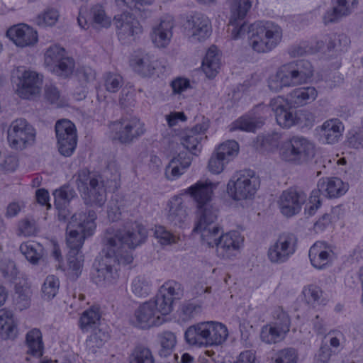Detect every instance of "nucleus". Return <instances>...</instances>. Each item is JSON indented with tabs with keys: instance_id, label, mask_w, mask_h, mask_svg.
Instances as JSON below:
<instances>
[{
	"instance_id": "11",
	"label": "nucleus",
	"mask_w": 363,
	"mask_h": 363,
	"mask_svg": "<svg viewBox=\"0 0 363 363\" xmlns=\"http://www.w3.org/2000/svg\"><path fill=\"white\" fill-rule=\"evenodd\" d=\"M231 17L228 31L230 38L238 40L243 38L249 31L250 26L242 18L245 16L252 6L251 0H228Z\"/></svg>"
},
{
	"instance_id": "56",
	"label": "nucleus",
	"mask_w": 363,
	"mask_h": 363,
	"mask_svg": "<svg viewBox=\"0 0 363 363\" xmlns=\"http://www.w3.org/2000/svg\"><path fill=\"white\" fill-rule=\"evenodd\" d=\"M228 163L226 159L214 150L208 160L207 168L211 173L219 174L223 172Z\"/></svg>"
},
{
	"instance_id": "10",
	"label": "nucleus",
	"mask_w": 363,
	"mask_h": 363,
	"mask_svg": "<svg viewBox=\"0 0 363 363\" xmlns=\"http://www.w3.org/2000/svg\"><path fill=\"white\" fill-rule=\"evenodd\" d=\"M235 180L228 184V192L235 200L252 197L259 186V180L252 172L245 170L237 174Z\"/></svg>"
},
{
	"instance_id": "3",
	"label": "nucleus",
	"mask_w": 363,
	"mask_h": 363,
	"mask_svg": "<svg viewBox=\"0 0 363 363\" xmlns=\"http://www.w3.org/2000/svg\"><path fill=\"white\" fill-rule=\"evenodd\" d=\"M147 236L146 228L136 221L127 222L122 228L115 229L110 227L106 229L104 242V246L109 249V241L113 245V250L117 254L132 255L129 250H134L138 246L145 242Z\"/></svg>"
},
{
	"instance_id": "14",
	"label": "nucleus",
	"mask_w": 363,
	"mask_h": 363,
	"mask_svg": "<svg viewBox=\"0 0 363 363\" xmlns=\"http://www.w3.org/2000/svg\"><path fill=\"white\" fill-rule=\"evenodd\" d=\"M296 247V237L292 234L283 233L269 247L267 251L268 259L272 263H284L295 252Z\"/></svg>"
},
{
	"instance_id": "24",
	"label": "nucleus",
	"mask_w": 363,
	"mask_h": 363,
	"mask_svg": "<svg viewBox=\"0 0 363 363\" xmlns=\"http://www.w3.org/2000/svg\"><path fill=\"white\" fill-rule=\"evenodd\" d=\"M269 106L274 113L279 125L284 128H290L296 124V111L287 107L281 96H277L270 101Z\"/></svg>"
},
{
	"instance_id": "42",
	"label": "nucleus",
	"mask_w": 363,
	"mask_h": 363,
	"mask_svg": "<svg viewBox=\"0 0 363 363\" xmlns=\"http://www.w3.org/2000/svg\"><path fill=\"white\" fill-rule=\"evenodd\" d=\"M108 333L100 328H94L85 342L86 350L89 354H95L108 340Z\"/></svg>"
},
{
	"instance_id": "2",
	"label": "nucleus",
	"mask_w": 363,
	"mask_h": 363,
	"mask_svg": "<svg viewBox=\"0 0 363 363\" xmlns=\"http://www.w3.org/2000/svg\"><path fill=\"white\" fill-rule=\"evenodd\" d=\"M313 72V67L309 61H293L278 68L269 78L268 87L272 91L279 92L284 88L302 85L311 81Z\"/></svg>"
},
{
	"instance_id": "50",
	"label": "nucleus",
	"mask_w": 363,
	"mask_h": 363,
	"mask_svg": "<svg viewBox=\"0 0 363 363\" xmlns=\"http://www.w3.org/2000/svg\"><path fill=\"white\" fill-rule=\"evenodd\" d=\"M159 292L174 301L182 297L184 289L180 283L174 280H168L161 286Z\"/></svg>"
},
{
	"instance_id": "33",
	"label": "nucleus",
	"mask_w": 363,
	"mask_h": 363,
	"mask_svg": "<svg viewBox=\"0 0 363 363\" xmlns=\"http://www.w3.org/2000/svg\"><path fill=\"white\" fill-rule=\"evenodd\" d=\"M322 135L328 144H334L339 141L344 131L342 123L337 118L325 121L320 126Z\"/></svg>"
},
{
	"instance_id": "28",
	"label": "nucleus",
	"mask_w": 363,
	"mask_h": 363,
	"mask_svg": "<svg viewBox=\"0 0 363 363\" xmlns=\"http://www.w3.org/2000/svg\"><path fill=\"white\" fill-rule=\"evenodd\" d=\"M18 335V323L13 313L6 308L0 309V337L14 340Z\"/></svg>"
},
{
	"instance_id": "48",
	"label": "nucleus",
	"mask_w": 363,
	"mask_h": 363,
	"mask_svg": "<svg viewBox=\"0 0 363 363\" xmlns=\"http://www.w3.org/2000/svg\"><path fill=\"white\" fill-rule=\"evenodd\" d=\"M302 294L304 301L313 307L320 305L324 301L322 289L313 284H310L303 289Z\"/></svg>"
},
{
	"instance_id": "30",
	"label": "nucleus",
	"mask_w": 363,
	"mask_h": 363,
	"mask_svg": "<svg viewBox=\"0 0 363 363\" xmlns=\"http://www.w3.org/2000/svg\"><path fill=\"white\" fill-rule=\"evenodd\" d=\"M191 158L185 153H179L173 157L165 168L164 174L168 180H175L182 176L189 167Z\"/></svg>"
},
{
	"instance_id": "60",
	"label": "nucleus",
	"mask_w": 363,
	"mask_h": 363,
	"mask_svg": "<svg viewBox=\"0 0 363 363\" xmlns=\"http://www.w3.org/2000/svg\"><path fill=\"white\" fill-rule=\"evenodd\" d=\"M65 50L58 45H52L45 54V63L50 67H54L64 58Z\"/></svg>"
},
{
	"instance_id": "45",
	"label": "nucleus",
	"mask_w": 363,
	"mask_h": 363,
	"mask_svg": "<svg viewBox=\"0 0 363 363\" xmlns=\"http://www.w3.org/2000/svg\"><path fill=\"white\" fill-rule=\"evenodd\" d=\"M129 289L135 296L145 298L150 294L152 285L148 279L138 276L131 281Z\"/></svg>"
},
{
	"instance_id": "13",
	"label": "nucleus",
	"mask_w": 363,
	"mask_h": 363,
	"mask_svg": "<svg viewBox=\"0 0 363 363\" xmlns=\"http://www.w3.org/2000/svg\"><path fill=\"white\" fill-rule=\"evenodd\" d=\"M113 139L121 143H130L145 134V123L136 117L125 118L111 125Z\"/></svg>"
},
{
	"instance_id": "54",
	"label": "nucleus",
	"mask_w": 363,
	"mask_h": 363,
	"mask_svg": "<svg viewBox=\"0 0 363 363\" xmlns=\"http://www.w3.org/2000/svg\"><path fill=\"white\" fill-rule=\"evenodd\" d=\"M258 127V123L248 116H242L233 122L229 125V131L233 132L238 130L254 132Z\"/></svg>"
},
{
	"instance_id": "41",
	"label": "nucleus",
	"mask_w": 363,
	"mask_h": 363,
	"mask_svg": "<svg viewBox=\"0 0 363 363\" xmlns=\"http://www.w3.org/2000/svg\"><path fill=\"white\" fill-rule=\"evenodd\" d=\"M20 251L26 258L33 264H37L43 259L44 248L42 245L34 241L23 242L20 246Z\"/></svg>"
},
{
	"instance_id": "62",
	"label": "nucleus",
	"mask_w": 363,
	"mask_h": 363,
	"mask_svg": "<svg viewBox=\"0 0 363 363\" xmlns=\"http://www.w3.org/2000/svg\"><path fill=\"white\" fill-rule=\"evenodd\" d=\"M104 79L106 90L111 93L117 92L123 83L121 76L111 72L106 73Z\"/></svg>"
},
{
	"instance_id": "55",
	"label": "nucleus",
	"mask_w": 363,
	"mask_h": 363,
	"mask_svg": "<svg viewBox=\"0 0 363 363\" xmlns=\"http://www.w3.org/2000/svg\"><path fill=\"white\" fill-rule=\"evenodd\" d=\"M154 235L162 245H169L177 243L179 238L169 231L165 227L156 225Z\"/></svg>"
},
{
	"instance_id": "18",
	"label": "nucleus",
	"mask_w": 363,
	"mask_h": 363,
	"mask_svg": "<svg viewBox=\"0 0 363 363\" xmlns=\"http://www.w3.org/2000/svg\"><path fill=\"white\" fill-rule=\"evenodd\" d=\"M163 321L164 318L157 315L155 304L151 301L140 305L130 318L131 324L141 329L160 325Z\"/></svg>"
},
{
	"instance_id": "58",
	"label": "nucleus",
	"mask_w": 363,
	"mask_h": 363,
	"mask_svg": "<svg viewBox=\"0 0 363 363\" xmlns=\"http://www.w3.org/2000/svg\"><path fill=\"white\" fill-rule=\"evenodd\" d=\"M59 18V13L57 10L50 9L40 13L35 18V23L38 26L45 28L54 26Z\"/></svg>"
},
{
	"instance_id": "64",
	"label": "nucleus",
	"mask_w": 363,
	"mask_h": 363,
	"mask_svg": "<svg viewBox=\"0 0 363 363\" xmlns=\"http://www.w3.org/2000/svg\"><path fill=\"white\" fill-rule=\"evenodd\" d=\"M0 273L1 277L9 281L16 278L18 270L14 262L11 260H2L0 262Z\"/></svg>"
},
{
	"instance_id": "17",
	"label": "nucleus",
	"mask_w": 363,
	"mask_h": 363,
	"mask_svg": "<svg viewBox=\"0 0 363 363\" xmlns=\"http://www.w3.org/2000/svg\"><path fill=\"white\" fill-rule=\"evenodd\" d=\"M113 21L116 34L119 40L123 43L134 40L143 32L139 21L130 13L123 12L116 15Z\"/></svg>"
},
{
	"instance_id": "36",
	"label": "nucleus",
	"mask_w": 363,
	"mask_h": 363,
	"mask_svg": "<svg viewBox=\"0 0 363 363\" xmlns=\"http://www.w3.org/2000/svg\"><path fill=\"white\" fill-rule=\"evenodd\" d=\"M194 231L201 235V242L209 247H216L223 230L218 225L195 227Z\"/></svg>"
},
{
	"instance_id": "43",
	"label": "nucleus",
	"mask_w": 363,
	"mask_h": 363,
	"mask_svg": "<svg viewBox=\"0 0 363 363\" xmlns=\"http://www.w3.org/2000/svg\"><path fill=\"white\" fill-rule=\"evenodd\" d=\"M287 333L288 331L273 324L267 325L262 328L260 338L265 343L275 344L281 341Z\"/></svg>"
},
{
	"instance_id": "40",
	"label": "nucleus",
	"mask_w": 363,
	"mask_h": 363,
	"mask_svg": "<svg viewBox=\"0 0 363 363\" xmlns=\"http://www.w3.org/2000/svg\"><path fill=\"white\" fill-rule=\"evenodd\" d=\"M26 342L28 354L37 357L43 355V342L39 329L33 328L28 331L26 336Z\"/></svg>"
},
{
	"instance_id": "39",
	"label": "nucleus",
	"mask_w": 363,
	"mask_h": 363,
	"mask_svg": "<svg viewBox=\"0 0 363 363\" xmlns=\"http://www.w3.org/2000/svg\"><path fill=\"white\" fill-rule=\"evenodd\" d=\"M199 218L195 227L215 225L218 215V209L212 203L197 206Z\"/></svg>"
},
{
	"instance_id": "21",
	"label": "nucleus",
	"mask_w": 363,
	"mask_h": 363,
	"mask_svg": "<svg viewBox=\"0 0 363 363\" xmlns=\"http://www.w3.org/2000/svg\"><path fill=\"white\" fill-rule=\"evenodd\" d=\"M174 20L171 16H164L160 22L152 27L150 34L154 45L160 48H166L170 43L173 35L172 29Z\"/></svg>"
},
{
	"instance_id": "15",
	"label": "nucleus",
	"mask_w": 363,
	"mask_h": 363,
	"mask_svg": "<svg viewBox=\"0 0 363 363\" xmlns=\"http://www.w3.org/2000/svg\"><path fill=\"white\" fill-rule=\"evenodd\" d=\"M209 128V120L202 117L201 121L193 128L185 130L181 136V143L194 155H197L202 150V141L207 139L206 132Z\"/></svg>"
},
{
	"instance_id": "52",
	"label": "nucleus",
	"mask_w": 363,
	"mask_h": 363,
	"mask_svg": "<svg viewBox=\"0 0 363 363\" xmlns=\"http://www.w3.org/2000/svg\"><path fill=\"white\" fill-rule=\"evenodd\" d=\"M150 301L155 304V311L161 318L169 314L173 310L174 301L159 291L155 299Z\"/></svg>"
},
{
	"instance_id": "27",
	"label": "nucleus",
	"mask_w": 363,
	"mask_h": 363,
	"mask_svg": "<svg viewBox=\"0 0 363 363\" xmlns=\"http://www.w3.org/2000/svg\"><path fill=\"white\" fill-rule=\"evenodd\" d=\"M133 69L143 77H151L154 74L157 62L153 55L147 52L136 54L130 61Z\"/></svg>"
},
{
	"instance_id": "29",
	"label": "nucleus",
	"mask_w": 363,
	"mask_h": 363,
	"mask_svg": "<svg viewBox=\"0 0 363 363\" xmlns=\"http://www.w3.org/2000/svg\"><path fill=\"white\" fill-rule=\"evenodd\" d=\"M318 91L313 86L296 88L287 96L288 104L294 107H301L315 100Z\"/></svg>"
},
{
	"instance_id": "53",
	"label": "nucleus",
	"mask_w": 363,
	"mask_h": 363,
	"mask_svg": "<svg viewBox=\"0 0 363 363\" xmlns=\"http://www.w3.org/2000/svg\"><path fill=\"white\" fill-rule=\"evenodd\" d=\"M239 149L238 143L234 140H230L220 144L215 151L230 162L238 155Z\"/></svg>"
},
{
	"instance_id": "31",
	"label": "nucleus",
	"mask_w": 363,
	"mask_h": 363,
	"mask_svg": "<svg viewBox=\"0 0 363 363\" xmlns=\"http://www.w3.org/2000/svg\"><path fill=\"white\" fill-rule=\"evenodd\" d=\"M167 219L175 225L185 222L187 218L186 206L183 199L179 196H173L167 203Z\"/></svg>"
},
{
	"instance_id": "63",
	"label": "nucleus",
	"mask_w": 363,
	"mask_h": 363,
	"mask_svg": "<svg viewBox=\"0 0 363 363\" xmlns=\"http://www.w3.org/2000/svg\"><path fill=\"white\" fill-rule=\"evenodd\" d=\"M74 67V63L72 59L64 57L52 67V71L59 76L67 77L72 73Z\"/></svg>"
},
{
	"instance_id": "49",
	"label": "nucleus",
	"mask_w": 363,
	"mask_h": 363,
	"mask_svg": "<svg viewBox=\"0 0 363 363\" xmlns=\"http://www.w3.org/2000/svg\"><path fill=\"white\" fill-rule=\"evenodd\" d=\"M201 306L194 301L184 302L179 310V318L182 322H187L194 318L201 312Z\"/></svg>"
},
{
	"instance_id": "9",
	"label": "nucleus",
	"mask_w": 363,
	"mask_h": 363,
	"mask_svg": "<svg viewBox=\"0 0 363 363\" xmlns=\"http://www.w3.org/2000/svg\"><path fill=\"white\" fill-rule=\"evenodd\" d=\"M36 132L33 126L25 118L13 121L7 130L9 145L15 150H23L32 145L35 140Z\"/></svg>"
},
{
	"instance_id": "23",
	"label": "nucleus",
	"mask_w": 363,
	"mask_h": 363,
	"mask_svg": "<svg viewBox=\"0 0 363 363\" xmlns=\"http://www.w3.org/2000/svg\"><path fill=\"white\" fill-rule=\"evenodd\" d=\"M334 255L333 246L324 241L315 242L308 252L312 266L318 269H323L331 263Z\"/></svg>"
},
{
	"instance_id": "61",
	"label": "nucleus",
	"mask_w": 363,
	"mask_h": 363,
	"mask_svg": "<svg viewBox=\"0 0 363 363\" xmlns=\"http://www.w3.org/2000/svg\"><path fill=\"white\" fill-rule=\"evenodd\" d=\"M315 121V115L310 111L302 109L296 111V124L301 128H311Z\"/></svg>"
},
{
	"instance_id": "47",
	"label": "nucleus",
	"mask_w": 363,
	"mask_h": 363,
	"mask_svg": "<svg viewBox=\"0 0 363 363\" xmlns=\"http://www.w3.org/2000/svg\"><path fill=\"white\" fill-rule=\"evenodd\" d=\"M160 357H166L172 354L177 344V337L174 333L170 331H164L159 335Z\"/></svg>"
},
{
	"instance_id": "44",
	"label": "nucleus",
	"mask_w": 363,
	"mask_h": 363,
	"mask_svg": "<svg viewBox=\"0 0 363 363\" xmlns=\"http://www.w3.org/2000/svg\"><path fill=\"white\" fill-rule=\"evenodd\" d=\"M130 363H155L153 352L148 347L139 344L131 351L129 356Z\"/></svg>"
},
{
	"instance_id": "59",
	"label": "nucleus",
	"mask_w": 363,
	"mask_h": 363,
	"mask_svg": "<svg viewBox=\"0 0 363 363\" xmlns=\"http://www.w3.org/2000/svg\"><path fill=\"white\" fill-rule=\"evenodd\" d=\"M18 230L20 235L25 237L35 235L38 230L37 221L33 218H25L18 222Z\"/></svg>"
},
{
	"instance_id": "35",
	"label": "nucleus",
	"mask_w": 363,
	"mask_h": 363,
	"mask_svg": "<svg viewBox=\"0 0 363 363\" xmlns=\"http://www.w3.org/2000/svg\"><path fill=\"white\" fill-rule=\"evenodd\" d=\"M220 67V55L216 46H211L202 62V69L208 78H213Z\"/></svg>"
},
{
	"instance_id": "1",
	"label": "nucleus",
	"mask_w": 363,
	"mask_h": 363,
	"mask_svg": "<svg viewBox=\"0 0 363 363\" xmlns=\"http://www.w3.org/2000/svg\"><path fill=\"white\" fill-rule=\"evenodd\" d=\"M96 214L93 211L88 213H75L67 225V245L68 269L75 277L81 274L84 257L81 249L86 237L91 236L96 229Z\"/></svg>"
},
{
	"instance_id": "25",
	"label": "nucleus",
	"mask_w": 363,
	"mask_h": 363,
	"mask_svg": "<svg viewBox=\"0 0 363 363\" xmlns=\"http://www.w3.org/2000/svg\"><path fill=\"white\" fill-rule=\"evenodd\" d=\"M6 35L16 45L21 48L33 45L38 41L37 32L26 24L11 27L7 30Z\"/></svg>"
},
{
	"instance_id": "22",
	"label": "nucleus",
	"mask_w": 363,
	"mask_h": 363,
	"mask_svg": "<svg viewBox=\"0 0 363 363\" xmlns=\"http://www.w3.org/2000/svg\"><path fill=\"white\" fill-rule=\"evenodd\" d=\"M242 238L237 231H230L222 233L216 246V252L221 259H230L235 256L240 249Z\"/></svg>"
},
{
	"instance_id": "5",
	"label": "nucleus",
	"mask_w": 363,
	"mask_h": 363,
	"mask_svg": "<svg viewBox=\"0 0 363 363\" xmlns=\"http://www.w3.org/2000/svg\"><path fill=\"white\" fill-rule=\"evenodd\" d=\"M111 243L109 241V249L104 246V255L99 261L97 275L95 277V281L98 285L115 284L119 277L117 266L129 264L133 260V255L130 253L125 252L124 255L116 253Z\"/></svg>"
},
{
	"instance_id": "46",
	"label": "nucleus",
	"mask_w": 363,
	"mask_h": 363,
	"mask_svg": "<svg viewBox=\"0 0 363 363\" xmlns=\"http://www.w3.org/2000/svg\"><path fill=\"white\" fill-rule=\"evenodd\" d=\"M100 320V314L98 310L90 308L84 311L79 318V325L83 333H87L90 330L96 328Z\"/></svg>"
},
{
	"instance_id": "19",
	"label": "nucleus",
	"mask_w": 363,
	"mask_h": 363,
	"mask_svg": "<svg viewBox=\"0 0 363 363\" xmlns=\"http://www.w3.org/2000/svg\"><path fill=\"white\" fill-rule=\"evenodd\" d=\"M307 199L306 194L295 189L284 191L278 200V205L281 213L291 217L298 213Z\"/></svg>"
},
{
	"instance_id": "6",
	"label": "nucleus",
	"mask_w": 363,
	"mask_h": 363,
	"mask_svg": "<svg viewBox=\"0 0 363 363\" xmlns=\"http://www.w3.org/2000/svg\"><path fill=\"white\" fill-rule=\"evenodd\" d=\"M75 184L86 202L102 206L106 201V189L101 175L84 169L74 176Z\"/></svg>"
},
{
	"instance_id": "32",
	"label": "nucleus",
	"mask_w": 363,
	"mask_h": 363,
	"mask_svg": "<svg viewBox=\"0 0 363 363\" xmlns=\"http://www.w3.org/2000/svg\"><path fill=\"white\" fill-rule=\"evenodd\" d=\"M318 188L330 198H336L342 196L348 189V184L344 183L337 177L320 179L318 183Z\"/></svg>"
},
{
	"instance_id": "37",
	"label": "nucleus",
	"mask_w": 363,
	"mask_h": 363,
	"mask_svg": "<svg viewBox=\"0 0 363 363\" xmlns=\"http://www.w3.org/2000/svg\"><path fill=\"white\" fill-rule=\"evenodd\" d=\"M323 46L326 45L328 51L340 52L346 51L350 44L349 37L344 33H332L323 37Z\"/></svg>"
},
{
	"instance_id": "8",
	"label": "nucleus",
	"mask_w": 363,
	"mask_h": 363,
	"mask_svg": "<svg viewBox=\"0 0 363 363\" xmlns=\"http://www.w3.org/2000/svg\"><path fill=\"white\" fill-rule=\"evenodd\" d=\"M282 160L296 165L306 164L315 155V146L313 142L303 136H293L285 141L280 150Z\"/></svg>"
},
{
	"instance_id": "20",
	"label": "nucleus",
	"mask_w": 363,
	"mask_h": 363,
	"mask_svg": "<svg viewBox=\"0 0 363 363\" xmlns=\"http://www.w3.org/2000/svg\"><path fill=\"white\" fill-rule=\"evenodd\" d=\"M189 38L194 42H202L208 38L212 32L210 19L204 14L196 13L186 21Z\"/></svg>"
},
{
	"instance_id": "26",
	"label": "nucleus",
	"mask_w": 363,
	"mask_h": 363,
	"mask_svg": "<svg viewBox=\"0 0 363 363\" xmlns=\"http://www.w3.org/2000/svg\"><path fill=\"white\" fill-rule=\"evenodd\" d=\"M218 182H212L209 179L198 181L189 187L186 192L196 202L197 206L211 203L213 191L217 188Z\"/></svg>"
},
{
	"instance_id": "7",
	"label": "nucleus",
	"mask_w": 363,
	"mask_h": 363,
	"mask_svg": "<svg viewBox=\"0 0 363 363\" xmlns=\"http://www.w3.org/2000/svg\"><path fill=\"white\" fill-rule=\"evenodd\" d=\"M250 44L257 52H267L276 48L282 39V29L272 21H260L251 26Z\"/></svg>"
},
{
	"instance_id": "57",
	"label": "nucleus",
	"mask_w": 363,
	"mask_h": 363,
	"mask_svg": "<svg viewBox=\"0 0 363 363\" xmlns=\"http://www.w3.org/2000/svg\"><path fill=\"white\" fill-rule=\"evenodd\" d=\"M323 48V40H316L311 42L309 45L308 43L304 42L301 45L295 47L291 50V55L294 57H298L305 54L313 53L318 52Z\"/></svg>"
},
{
	"instance_id": "16",
	"label": "nucleus",
	"mask_w": 363,
	"mask_h": 363,
	"mask_svg": "<svg viewBox=\"0 0 363 363\" xmlns=\"http://www.w3.org/2000/svg\"><path fill=\"white\" fill-rule=\"evenodd\" d=\"M43 81V76L36 72L24 70L18 76L16 92L22 99H33L40 96Z\"/></svg>"
},
{
	"instance_id": "34",
	"label": "nucleus",
	"mask_w": 363,
	"mask_h": 363,
	"mask_svg": "<svg viewBox=\"0 0 363 363\" xmlns=\"http://www.w3.org/2000/svg\"><path fill=\"white\" fill-rule=\"evenodd\" d=\"M54 197L55 206L58 211V218L60 220L65 221L71 213L69 206V201L73 197V193L71 191L60 189L54 192Z\"/></svg>"
},
{
	"instance_id": "38",
	"label": "nucleus",
	"mask_w": 363,
	"mask_h": 363,
	"mask_svg": "<svg viewBox=\"0 0 363 363\" xmlns=\"http://www.w3.org/2000/svg\"><path fill=\"white\" fill-rule=\"evenodd\" d=\"M91 23L97 28H108L111 26V18L105 9L104 6L96 4L89 11Z\"/></svg>"
},
{
	"instance_id": "51",
	"label": "nucleus",
	"mask_w": 363,
	"mask_h": 363,
	"mask_svg": "<svg viewBox=\"0 0 363 363\" xmlns=\"http://www.w3.org/2000/svg\"><path fill=\"white\" fill-rule=\"evenodd\" d=\"M60 280L55 275H48L42 286V296L44 299L51 300L58 293Z\"/></svg>"
},
{
	"instance_id": "4",
	"label": "nucleus",
	"mask_w": 363,
	"mask_h": 363,
	"mask_svg": "<svg viewBox=\"0 0 363 363\" xmlns=\"http://www.w3.org/2000/svg\"><path fill=\"white\" fill-rule=\"evenodd\" d=\"M228 336L227 327L218 322H202L190 326L184 337L191 345L213 346L223 344Z\"/></svg>"
},
{
	"instance_id": "12",
	"label": "nucleus",
	"mask_w": 363,
	"mask_h": 363,
	"mask_svg": "<svg viewBox=\"0 0 363 363\" xmlns=\"http://www.w3.org/2000/svg\"><path fill=\"white\" fill-rule=\"evenodd\" d=\"M55 129L59 152L65 157H70L74 153L77 144V134L74 124L69 120L62 119L56 122Z\"/></svg>"
}]
</instances>
